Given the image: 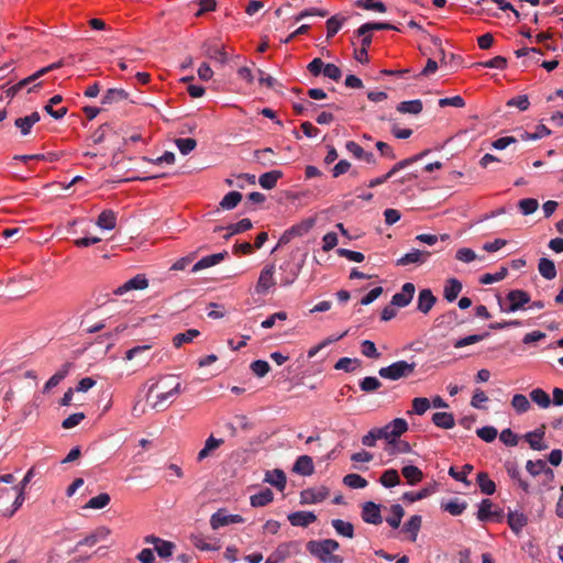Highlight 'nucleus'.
<instances>
[{
  "label": "nucleus",
  "mask_w": 563,
  "mask_h": 563,
  "mask_svg": "<svg viewBox=\"0 0 563 563\" xmlns=\"http://www.w3.org/2000/svg\"><path fill=\"white\" fill-rule=\"evenodd\" d=\"M129 97V93L123 89L118 88H111L108 89L102 98L103 104H111L113 102H119L122 100H126Z\"/></svg>",
  "instance_id": "obj_37"
},
{
  "label": "nucleus",
  "mask_w": 563,
  "mask_h": 563,
  "mask_svg": "<svg viewBox=\"0 0 563 563\" xmlns=\"http://www.w3.org/2000/svg\"><path fill=\"white\" fill-rule=\"evenodd\" d=\"M437 298L433 296L430 289H422L418 296L417 309L427 314L434 306Z\"/></svg>",
  "instance_id": "obj_18"
},
{
  "label": "nucleus",
  "mask_w": 563,
  "mask_h": 563,
  "mask_svg": "<svg viewBox=\"0 0 563 563\" xmlns=\"http://www.w3.org/2000/svg\"><path fill=\"white\" fill-rule=\"evenodd\" d=\"M530 302V296L521 289L510 290L506 298L498 297V305L501 312L510 313L520 310Z\"/></svg>",
  "instance_id": "obj_3"
},
{
  "label": "nucleus",
  "mask_w": 563,
  "mask_h": 563,
  "mask_svg": "<svg viewBox=\"0 0 563 563\" xmlns=\"http://www.w3.org/2000/svg\"><path fill=\"white\" fill-rule=\"evenodd\" d=\"M205 55L211 59L219 62L224 65L228 63V54L224 51V46L218 43H206L203 45Z\"/></svg>",
  "instance_id": "obj_12"
},
{
  "label": "nucleus",
  "mask_w": 563,
  "mask_h": 563,
  "mask_svg": "<svg viewBox=\"0 0 563 563\" xmlns=\"http://www.w3.org/2000/svg\"><path fill=\"white\" fill-rule=\"evenodd\" d=\"M473 471V465L465 464L462 467V471H456L455 467L451 466L449 470V475L453 477L455 481L462 482L466 485H470V482L466 479L467 474Z\"/></svg>",
  "instance_id": "obj_59"
},
{
  "label": "nucleus",
  "mask_w": 563,
  "mask_h": 563,
  "mask_svg": "<svg viewBox=\"0 0 563 563\" xmlns=\"http://www.w3.org/2000/svg\"><path fill=\"white\" fill-rule=\"evenodd\" d=\"M361 366V361L358 358H350V357H341L335 364L334 368L336 371H344L346 373H352L356 371Z\"/></svg>",
  "instance_id": "obj_40"
},
{
  "label": "nucleus",
  "mask_w": 563,
  "mask_h": 563,
  "mask_svg": "<svg viewBox=\"0 0 563 563\" xmlns=\"http://www.w3.org/2000/svg\"><path fill=\"white\" fill-rule=\"evenodd\" d=\"M405 515V510L401 505L396 504L390 507V516L386 518V522L394 529L400 526L401 519Z\"/></svg>",
  "instance_id": "obj_41"
},
{
  "label": "nucleus",
  "mask_w": 563,
  "mask_h": 563,
  "mask_svg": "<svg viewBox=\"0 0 563 563\" xmlns=\"http://www.w3.org/2000/svg\"><path fill=\"white\" fill-rule=\"evenodd\" d=\"M432 422L442 429H452L455 426L454 416L451 412H435L432 416Z\"/></svg>",
  "instance_id": "obj_26"
},
{
  "label": "nucleus",
  "mask_w": 563,
  "mask_h": 563,
  "mask_svg": "<svg viewBox=\"0 0 563 563\" xmlns=\"http://www.w3.org/2000/svg\"><path fill=\"white\" fill-rule=\"evenodd\" d=\"M70 368V364L66 363L62 366V368L55 373L45 384L43 388V393L49 391L52 388L56 387L68 374Z\"/></svg>",
  "instance_id": "obj_33"
},
{
  "label": "nucleus",
  "mask_w": 563,
  "mask_h": 563,
  "mask_svg": "<svg viewBox=\"0 0 563 563\" xmlns=\"http://www.w3.org/2000/svg\"><path fill=\"white\" fill-rule=\"evenodd\" d=\"M274 154V151L271 147H266L263 150H256L254 152V157L256 161L262 164L263 166H273L275 162L272 159V155Z\"/></svg>",
  "instance_id": "obj_56"
},
{
  "label": "nucleus",
  "mask_w": 563,
  "mask_h": 563,
  "mask_svg": "<svg viewBox=\"0 0 563 563\" xmlns=\"http://www.w3.org/2000/svg\"><path fill=\"white\" fill-rule=\"evenodd\" d=\"M96 224L103 230H112L117 225V214L112 210H103L97 221Z\"/></svg>",
  "instance_id": "obj_21"
},
{
  "label": "nucleus",
  "mask_w": 563,
  "mask_h": 563,
  "mask_svg": "<svg viewBox=\"0 0 563 563\" xmlns=\"http://www.w3.org/2000/svg\"><path fill=\"white\" fill-rule=\"evenodd\" d=\"M305 503L317 504L323 501L329 496V490L324 487L318 489H307L301 494Z\"/></svg>",
  "instance_id": "obj_23"
},
{
  "label": "nucleus",
  "mask_w": 563,
  "mask_h": 563,
  "mask_svg": "<svg viewBox=\"0 0 563 563\" xmlns=\"http://www.w3.org/2000/svg\"><path fill=\"white\" fill-rule=\"evenodd\" d=\"M316 220L314 218H307L302 220L301 222L292 225L290 229L295 236H302L307 234L314 225Z\"/></svg>",
  "instance_id": "obj_51"
},
{
  "label": "nucleus",
  "mask_w": 563,
  "mask_h": 563,
  "mask_svg": "<svg viewBox=\"0 0 563 563\" xmlns=\"http://www.w3.org/2000/svg\"><path fill=\"white\" fill-rule=\"evenodd\" d=\"M228 256V252L227 251H223V252H220V253H216V254H211V255H208V256H205L202 258H200L194 266H192V272L196 273L198 271H201V269H205V268H209L211 266H214L217 264H219L220 262H222L225 257Z\"/></svg>",
  "instance_id": "obj_16"
},
{
  "label": "nucleus",
  "mask_w": 563,
  "mask_h": 563,
  "mask_svg": "<svg viewBox=\"0 0 563 563\" xmlns=\"http://www.w3.org/2000/svg\"><path fill=\"white\" fill-rule=\"evenodd\" d=\"M388 426L390 428V434L393 435V440L398 439L408 430V423L402 418L394 419L388 423Z\"/></svg>",
  "instance_id": "obj_48"
},
{
  "label": "nucleus",
  "mask_w": 563,
  "mask_h": 563,
  "mask_svg": "<svg viewBox=\"0 0 563 563\" xmlns=\"http://www.w3.org/2000/svg\"><path fill=\"white\" fill-rule=\"evenodd\" d=\"M290 554L288 543L279 544L266 559L265 563H283Z\"/></svg>",
  "instance_id": "obj_25"
},
{
  "label": "nucleus",
  "mask_w": 563,
  "mask_h": 563,
  "mask_svg": "<svg viewBox=\"0 0 563 563\" xmlns=\"http://www.w3.org/2000/svg\"><path fill=\"white\" fill-rule=\"evenodd\" d=\"M467 507L465 501H460L457 498L449 500L442 505L443 510L448 511L452 516H460Z\"/></svg>",
  "instance_id": "obj_49"
},
{
  "label": "nucleus",
  "mask_w": 563,
  "mask_h": 563,
  "mask_svg": "<svg viewBox=\"0 0 563 563\" xmlns=\"http://www.w3.org/2000/svg\"><path fill=\"white\" fill-rule=\"evenodd\" d=\"M356 5L365 10L377 11L380 13H384L387 10L386 5L378 0H358Z\"/></svg>",
  "instance_id": "obj_61"
},
{
  "label": "nucleus",
  "mask_w": 563,
  "mask_h": 563,
  "mask_svg": "<svg viewBox=\"0 0 563 563\" xmlns=\"http://www.w3.org/2000/svg\"><path fill=\"white\" fill-rule=\"evenodd\" d=\"M379 483L384 487H387V488L395 487L396 485H398L400 483V477H399L398 472L394 468L386 470L382 474V476L379 478Z\"/></svg>",
  "instance_id": "obj_43"
},
{
  "label": "nucleus",
  "mask_w": 563,
  "mask_h": 563,
  "mask_svg": "<svg viewBox=\"0 0 563 563\" xmlns=\"http://www.w3.org/2000/svg\"><path fill=\"white\" fill-rule=\"evenodd\" d=\"M416 363H408L407 361H397L386 367L378 369V375L382 378L389 380H398L400 378L409 377L416 369Z\"/></svg>",
  "instance_id": "obj_4"
},
{
  "label": "nucleus",
  "mask_w": 563,
  "mask_h": 563,
  "mask_svg": "<svg viewBox=\"0 0 563 563\" xmlns=\"http://www.w3.org/2000/svg\"><path fill=\"white\" fill-rule=\"evenodd\" d=\"M511 406L518 413L527 412L531 407L530 401L522 394L514 395Z\"/></svg>",
  "instance_id": "obj_54"
},
{
  "label": "nucleus",
  "mask_w": 563,
  "mask_h": 563,
  "mask_svg": "<svg viewBox=\"0 0 563 563\" xmlns=\"http://www.w3.org/2000/svg\"><path fill=\"white\" fill-rule=\"evenodd\" d=\"M111 497L108 493H100L99 495L90 498L84 506V509H102L110 504Z\"/></svg>",
  "instance_id": "obj_38"
},
{
  "label": "nucleus",
  "mask_w": 563,
  "mask_h": 563,
  "mask_svg": "<svg viewBox=\"0 0 563 563\" xmlns=\"http://www.w3.org/2000/svg\"><path fill=\"white\" fill-rule=\"evenodd\" d=\"M489 336V333L488 332H485L483 334H472V335H467L465 338H461L459 340H456L453 344V346L455 349H461V347H464L466 345H471V344H475L477 342H481L483 341L484 339L488 338Z\"/></svg>",
  "instance_id": "obj_53"
},
{
  "label": "nucleus",
  "mask_w": 563,
  "mask_h": 563,
  "mask_svg": "<svg viewBox=\"0 0 563 563\" xmlns=\"http://www.w3.org/2000/svg\"><path fill=\"white\" fill-rule=\"evenodd\" d=\"M345 16L340 15H333L327 20V37L330 38L334 36L340 29L342 27L343 23L345 22Z\"/></svg>",
  "instance_id": "obj_45"
},
{
  "label": "nucleus",
  "mask_w": 563,
  "mask_h": 563,
  "mask_svg": "<svg viewBox=\"0 0 563 563\" xmlns=\"http://www.w3.org/2000/svg\"><path fill=\"white\" fill-rule=\"evenodd\" d=\"M402 476L407 479L409 485H415L422 481L423 473L417 466L407 465L401 470Z\"/></svg>",
  "instance_id": "obj_35"
},
{
  "label": "nucleus",
  "mask_w": 563,
  "mask_h": 563,
  "mask_svg": "<svg viewBox=\"0 0 563 563\" xmlns=\"http://www.w3.org/2000/svg\"><path fill=\"white\" fill-rule=\"evenodd\" d=\"M265 482L275 486L277 489L283 490L286 487V475L278 468L267 471L265 474Z\"/></svg>",
  "instance_id": "obj_20"
},
{
  "label": "nucleus",
  "mask_w": 563,
  "mask_h": 563,
  "mask_svg": "<svg viewBox=\"0 0 563 563\" xmlns=\"http://www.w3.org/2000/svg\"><path fill=\"white\" fill-rule=\"evenodd\" d=\"M429 151H424L422 153H419L412 157H409V158H406V159H402L400 162H398L397 164H395L388 172H389V175L394 176L397 172H399L400 169H404L406 167H408L409 165H411L412 163L415 162H418L420 161L423 156L427 155Z\"/></svg>",
  "instance_id": "obj_55"
},
{
  "label": "nucleus",
  "mask_w": 563,
  "mask_h": 563,
  "mask_svg": "<svg viewBox=\"0 0 563 563\" xmlns=\"http://www.w3.org/2000/svg\"><path fill=\"white\" fill-rule=\"evenodd\" d=\"M230 525V515L227 514L225 509H219L210 518V526L213 530H218L221 527Z\"/></svg>",
  "instance_id": "obj_42"
},
{
  "label": "nucleus",
  "mask_w": 563,
  "mask_h": 563,
  "mask_svg": "<svg viewBox=\"0 0 563 563\" xmlns=\"http://www.w3.org/2000/svg\"><path fill=\"white\" fill-rule=\"evenodd\" d=\"M518 207L523 216H529L538 209L539 202L534 198H525L519 201Z\"/></svg>",
  "instance_id": "obj_60"
},
{
  "label": "nucleus",
  "mask_w": 563,
  "mask_h": 563,
  "mask_svg": "<svg viewBox=\"0 0 563 563\" xmlns=\"http://www.w3.org/2000/svg\"><path fill=\"white\" fill-rule=\"evenodd\" d=\"M538 269L541 276L548 280H552L556 277L555 264L550 258L541 257L539 260Z\"/></svg>",
  "instance_id": "obj_22"
},
{
  "label": "nucleus",
  "mask_w": 563,
  "mask_h": 563,
  "mask_svg": "<svg viewBox=\"0 0 563 563\" xmlns=\"http://www.w3.org/2000/svg\"><path fill=\"white\" fill-rule=\"evenodd\" d=\"M362 519L372 525H379L382 523L383 519L380 516V507L379 505L373 503V501H366L363 505L362 509Z\"/></svg>",
  "instance_id": "obj_10"
},
{
  "label": "nucleus",
  "mask_w": 563,
  "mask_h": 563,
  "mask_svg": "<svg viewBox=\"0 0 563 563\" xmlns=\"http://www.w3.org/2000/svg\"><path fill=\"white\" fill-rule=\"evenodd\" d=\"M332 527L339 536L352 539L354 537V526L342 519H333L331 521Z\"/></svg>",
  "instance_id": "obj_30"
},
{
  "label": "nucleus",
  "mask_w": 563,
  "mask_h": 563,
  "mask_svg": "<svg viewBox=\"0 0 563 563\" xmlns=\"http://www.w3.org/2000/svg\"><path fill=\"white\" fill-rule=\"evenodd\" d=\"M251 369L257 377H264L271 369L269 364L263 360H256L251 363Z\"/></svg>",
  "instance_id": "obj_64"
},
{
  "label": "nucleus",
  "mask_w": 563,
  "mask_h": 563,
  "mask_svg": "<svg viewBox=\"0 0 563 563\" xmlns=\"http://www.w3.org/2000/svg\"><path fill=\"white\" fill-rule=\"evenodd\" d=\"M476 482L483 494L493 495L496 492V484L489 478L487 473L479 472Z\"/></svg>",
  "instance_id": "obj_32"
},
{
  "label": "nucleus",
  "mask_w": 563,
  "mask_h": 563,
  "mask_svg": "<svg viewBox=\"0 0 563 563\" xmlns=\"http://www.w3.org/2000/svg\"><path fill=\"white\" fill-rule=\"evenodd\" d=\"M63 100L62 96L55 95L52 97L48 101V103L45 106V111L53 117L54 119H62L67 113V108L62 107L59 109L54 110L53 107L60 103Z\"/></svg>",
  "instance_id": "obj_34"
},
{
  "label": "nucleus",
  "mask_w": 563,
  "mask_h": 563,
  "mask_svg": "<svg viewBox=\"0 0 563 563\" xmlns=\"http://www.w3.org/2000/svg\"><path fill=\"white\" fill-rule=\"evenodd\" d=\"M544 432L541 430H536L528 432L525 435L526 441L529 443L530 448L537 451H543L548 448L547 444L543 443Z\"/></svg>",
  "instance_id": "obj_28"
},
{
  "label": "nucleus",
  "mask_w": 563,
  "mask_h": 563,
  "mask_svg": "<svg viewBox=\"0 0 563 563\" xmlns=\"http://www.w3.org/2000/svg\"><path fill=\"white\" fill-rule=\"evenodd\" d=\"M274 273V265H267L262 269L255 287L257 294H266L275 285Z\"/></svg>",
  "instance_id": "obj_6"
},
{
  "label": "nucleus",
  "mask_w": 563,
  "mask_h": 563,
  "mask_svg": "<svg viewBox=\"0 0 563 563\" xmlns=\"http://www.w3.org/2000/svg\"><path fill=\"white\" fill-rule=\"evenodd\" d=\"M422 518L419 515H413L404 525L402 530L411 534L410 540L415 542L417 540L418 532L421 528Z\"/></svg>",
  "instance_id": "obj_36"
},
{
  "label": "nucleus",
  "mask_w": 563,
  "mask_h": 563,
  "mask_svg": "<svg viewBox=\"0 0 563 563\" xmlns=\"http://www.w3.org/2000/svg\"><path fill=\"white\" fill-rule=\"evenodd\" d=\"M415 291L416 287L412 283L404 284L401 291L393 296L391 305L400 308L408 306L413 298Z\"/></svg>",
  "instance_id": "obj_8"
},
{
  "label": "nucleus",
  "mask_w": 563,
  "mask_h": 563,
  "mask_svg": "<svg viewBox=\"0 0 563 563\" xmlns=\"http://www.w3.org/2000/svg\"><path fill=\"white\" fill-rule=\"evenodd\" d=\"M343 483L350 488H365L367 481L358 474L351 473L343 477Z\"/></svg>",
  "instance_id": "obj_50"
},
{
  "label": "nucleus",
  "mask_w": 563,
  "mask_h": 563,
  "mask_svg": "<svg viewBox=\"0 0 563 563\" xmlns=\"http://www.w3.org/2000/svg\"><path fill=\"white\" fill-rule=\"evenodd\" d=\"M242 200V194L239 191L228 192L220 201V207L224 210L234 209Z\"/></svg>",
  "instance_id": "obj_44"
},
{
  "label": "nucleus",
  "mask_w": 563,
  "mask_h": 563,
  "mask_svg": "<svg viewBox=\"0 0 563 563\" xmlns=\"http://www.w3.org/2000/svg\"><path fill=\"white\" fill-rule=\"evenodd\" d=\"M199 334L200 332L197 329H189L186 332L176 334L173 339V344L175 347H180L183 344L191 342Z\"/></svg>",
  "instance_id": "obj_47"
},
{
  "label": "nucleus",
  "mask_w": 563,
  "mask_h": 563,
  "mask_svg": "<svg viewBox=\"0 0 563 563\" xmlns=\"http://www.w3.org/2000/svg\"><path fill=\"white\" fill-rule=\"evenodd\" d=\"M288 520L294 527H308L317 520L312 511H295L288 515Z\"/></svg>",
  "instance_id": "obj_13"
},
{
  "label": "nucleus",
  "mask_w": 563,
  "mask_h": 563,
  "mask_svg": "<svg viewBox=\"0 0 563 563\" xmlns=\"http://www.w3.org/2000/svg\"><path fill=\"white\" fill-rule=\"evenodd\" d=\"M530 398L541 408H548L551 405L549 395L541 388H536L530 393Z\"/></svg>",
  "instance_id": "obj_52"
},
{
  "label": "nucleus",
  "mask_w": 563,
  "mask_h": 563,
  "mask_svg": "<svg viewBox=\"0 0 563 563\" xmlns=\"http://www.w3.org/2000/svg\"><path fill=\"white\" fill-rule=\"evenodd\" d=\"M179 152L183 155L189 154L191 151H194L197 146V142L195 139L187 137V139H177L175 141Z\"/></svg>",
  "instance_id": "obj_63"
},
{
  "label": "nucleus",
  "mask_w": 563,
  "mask_h": 563,
  "mask_svg": "<svg viewBox=\"0 0 563 563\" xmlns=\"http://www.w3.org/2000/svg\"><path fill=\"white\" fill-rule=\"evenodd\" d=\"M462 290V284L456 278H450L444 286V298L452 302L454 301Z\"/></svg>",
  "instance_id": "obj_31"
},
{
  "label": "nucleus",
  "mask_w": 563,
  "mask_h": 563,
  "mask_svg": "<svg viewBox=\"0 0 563 563\" xmlns=\"http://www.w3.org/2000/svg\"><path fill=\"white\" fill-rule=\"evenodd\" d=\"M507 522L511 531L518 536L528 525V517L520 511H509Z\"/></svg>",
  "instance_id": "obj_15"
},
{
  "label": "nucleus",
  "mask_w": 563,
  "mask_h": 563,
  "mask_svg": "<svg viewBox=\"0 0 563 563\" xmlns=\"http://www.w3.org/2000/svg\"><path fill=\"white\" fill-rule=\"evenodd\" d=\"M306 548L312 556L319 559L322 563L343 562V558L341 555L334 554V552L340 548V544L333 539L310 540Z\"/></svg>",
  "instance_id": "obj_2"
},
{
  "label": "nucleus",
  "mask_w": 563,
  "mask_h": 563,
  "mask_svg": "<svg viewBox=\"0 0 563 563\" xmlns=\"http://www.w3.org/2000/svg\"><path fill=\"white\" fill-rule=\"evenodd\" d=\"M41 120L40 113L34 111L30 115L18 118L14 125L20 129L23 136L30 134L32 126Z\"/></svg>",
  "instance_id": "obj_17"
},
{
  "label": "nucleus",
  "mask_w": 563,
  "mask_h": 563,
  "mask_svg": "<svg viewBox=\"0 0 563 563\" xmlns=\"http://www.w3.org/2000/svg\"><path fill=\"white\" fill-rule=\"evenodd\" d=\"M429 251L412 250L397 260L398 266H407L409 264H423L430 257Z\"/></svg>",
  "instance_id": "obj_11"
},
{
  "label": "nucleus",
  "mask_w": 563,
  "mask_h": 563,
  "mask_svg": "<svg viewBox=\"0 0 563 563\" xmlns=\"http://www.w3.org/2000/svg\"><path fill=\"white\" fill-rule=\"evenodd\" d=\"M181 391V384L176 376H161L150 385L146 394V402L152 409L163 411L168 408L173 399Z\"/></svg>",
  "instance_id": "obj_1"
},
{
  "label": "nucleus",
  "mask_w": 563,
  "mask_h": 563,
  "mask_svg": "<svg viewBox=\"0 0 563 563\" xmlns=\"http://www.w3.org/2000/svg\"><path fill=\"white\" fill-rule=\"evenodd\" d=\"M224 443L223 439H216L213 435H210L205 443V446L198 452L197 461L201 462L206 457L209 456L210 452L218 449L220 445Z\"/></svg>",
  "instance_id": "obj_29"
},
{
  "label": "nucleus",
  "mask_w": 563,
  "mask_h": 563,
  "mask_svg": "<svg viewBox=\"0 0 563 563\" xmlns=\"http://www.w3.org/2000/svg\"><path fill=\"white\" fill-rule=\"evenodd\" d=\"M252 227V221L247 218H244L236 223L228 225L225 230L229 231V235H235L250 230Z\"/></svg>",
  "instance_id": "obj_57"
},
{
  "label": "nucleus",
  "mask_w": 563,
  "mask_h": 563,
  "mask_svg": "<svg viewBox=\"0 0 563 563\" xmlns=\"http://www.w3.org/2000/svg\"><path fill=\"white\" fill-rule=\"evenodd\" d=\"M274 499V493L269 488H265L260 493L252 495L250 503L252 507H264L272 503Z\"/></svg>",
  "instance_id": "obj_27"
},
{
  "label": "nucleus",
  "mask_w": 563,
  "mask_h": 563,
  "mask_svg": "<svg viewBox=\"0 0 563 563\" xmlns=\"http://www.w3.org/2000/svg\"><path fill=\"white\" fill-rule=\"evenodd\" d=\"M382 387L380 380L375 376H367L360 382L361 390L365 393H374Z\"/></svg>",
  "instance_id": "obj_58"
},
{
  "label": "nucleus",
  "mask_w": 563,
  "mask_h": 563,
  "mask_svg": "<svg viewBox=\"0 0 563 563\" xmlns=\"http://www.w3.org/2000/svg\"><path fill=\"white\" fill-rule=\"evenodd\" d=\"M423 109L422 102L419 99L402 101L398 103L397 111L400 113L419 114Z\"/></svg>",
  "instance_id": "obj_39"
},
{
  "label": "nucleus",
  "mask_w": 563,
  "mask_h": 563,
  "mask_svg": "<svg viewBox=\"0 0 563 563\" xmlns=\"http://www.w3.org/2000/svg\"><path fill=\"white\" fill-rule=\"evenodd\" d=\"M433 493V489L432 488H428V487H424L422 489H420L419 492L417 493H413V492H406L404 495H402V499L404 500H407L409 503H415V501H418V500H421L423 498H427L428 496H430L431 494Z\"/></svg>",
  "instance_id": "obj_62"
},
{
  "label": "nucleus",
  "mask_w": 563,
  "mask_h": 563,
  "mask_svg": "<svg viewBox=\"0 0 563 563\" xmlns=\"http://www.w3.org/2000/svg\"><path fill=\"white\" fill-rule=\"evenodd\" d=\"M431 407V401L426 397H416L412 399V409L408 411V415H423Z\"/></svg>",
  "instance_id": "obj_46"
},
{
  "label": "nucleus",
  "mask_w": 563,
  "mask_h": 563,
  "mask_svg": "<svg viewBox=\"0 0 563 563\" xmlns=\"http://www.w3.org/2000/svg\"><path fill=\"white\" fill-rule=\"evenodd\" d=\"M148 280L143 274H137L133 278L126 280L123 285L114 290V295L121 296L130 290H142L147 288Z\"/></svg>",
  "instance_id": "obj_7"
},
{
  "label": "nucleus",
  "mask_w": 563,
  "mask_h": 563,
  "mask_svg": "<svg viewBox=\"0 0 563 563\" xmlns=\"http://www.w3.org/2000/svg\"><path fill=\"white\" fill-rule=\"evenodd\" d=\"M292 471L297 474L309 476L313 474L314 467L312 459L308 455H301L297 459L295 462V465L292 467Z\"/></svg>",
  "instance_id": "obj_19"
},
{
  "label": "nucleus",
  "mask_w": 563,
  "mask_h": 563,
  "mask_svg": "<svg viewBox=\"0 0 563 563\" xmlns=\"http://www.w3.org/2000/svg\"><path fill=\"white\" fill-rule=\"evenodd\" d=\"M526 468L532 476L544 474L547 479L549 481H552L554 478L553 471L547 465V462L543 460L528 461Z\"/></svg>",
  "instance_id": "obj_14"
},
{
  "label": "nucleus",
  "mask_w": 563,
  "mask_h": 563,
  "mask_svg": "<svg viewBox=\"0 0 563 563\" xmlns=\"http://www.w3.org/2000/svg\"><path fill=\"white\" fill-rule=\"evenodd\" d=\"M111 531L109 528L104 526H100L97 529H95L90 534H88L86 538L80 540L76 544V549L87 545V547H93L100 541L106 540L110 536Z\"/></svg>",
  "instance_id": "obj_9"
},
{
  "label": "nucleus",
  "mask_w": 563,
  "mask_h": 563,
  "mask_svg": "<svg viewBox=\"0 0 563 563\" xmlns=\"http://www.w3.org/2000/svg\"><path fill=\"white\" fill-rule=\"evenodd\" d=\"M283 177V172L280 170H271L267 173H264L260 176L258 183L262 188L264 189H273L277 181Z\"/></svg>",
  "instance_id": "obj_24"
},
{
  "label": "nucleus",
  "mask_w": 563,
  "mask_h": 563,
  "mask_svg": "<svg viewBox=\"0 0 563 563\" xmlns=\"http://www.w3.org/2000/svg\"><path fill=\"white\" fill-rule=\"evenodd\" d=\"M493 503L490 499H483L478 506L477 519L486 522L488 520H496L500 522L504 518V511L501 509L493 510Z\"/></svg>",
  "instance_id": "obj_5"
}]
</instances>
